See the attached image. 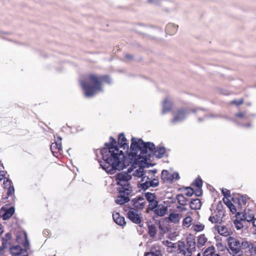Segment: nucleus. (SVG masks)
Here are the masks:
<instances>
[{
    "mask_svg": "<svg viewBox=\"0 0 256 256\" xmlns=\"http://www.w3.org/2000/svg\"><path fill=\"white\" fill-rule=\"evenodd\" d=\"M12 234L10 232L6 233L2 238V245L4 248H8L10 246V240Z\"/></svg>",
    "mask_w": 256,
    "mask_h": 256,
    "instance_id": "nucleus-19",
    "label": "nucleus"
},
{
    "mask_svg": "<svg viewBox=\"0 0 256 256\" xmlns=\"http://www.w3.org/2000/svg\"><path fill=\"white\" fill-rule=\"evenodd\" d=\"M248 199L246 196H240L237 198L240 206L245 205Z\"/></svg>",
    "mask_w": 256,
    "mask_h": 256,
    "instance_id": "nucleus-40",
    "label": "nucleus"
},
{
    "mask_svg": "<svg viewBox=\"0 0 256 256\" xmlns=\"http://www.w3.org/2000/svg\"><path fill=\"white\" fill-rule=\"evenodd\" d=\"M154 148V143L145 142L142 139L132 138L128 154V162L140 165L142 163L146 164Z\"/></svg>",
    "mask_w": 256,
    "mask_h": 256,
    "instance_id": "nucleus-2",
    "label": "nucleus"
},
{
    "mask_svg": "<svg viewBox=\"0 0 256 256\" xmlns=\"http://www.w3.org/2000/svg\"><path fill=\"white\" fill-rule=\"evenodd\" d=\"M228 245L229 249L238 248H241V242L236 239L229 237L228 238Z\"/></svg>",
    "mask_w": 256,
    "mask_h": 256,
    "instance_id": "nucleus-15",
    "label": "nucleus"
},
{
    "mask_svg": "<svg viewBox=\"0 0 256 256\" xmlns=\"http://www.w3.org/2000/svg\"><path fill=\"white\" fill-rule=\"evenodd\" d=\"M186 243L188 246V248H190L192 250L195 249L196 244L195 240L194 238H187Z\"/></svg>",
    "mask_w": 256,
    "mask_h": 256,
    "instance_id": "nucleus-38",
    "label": "nucleus"
},
{
    "mask_svg": "<svg viewBox=\"0 0 256 256\" xmlns=\"http://www.w3.org/2000/svg\"><path fill=\"white\" fill-rule=\"evenodd\" d=\"M162 114H165L166 113L170 112L172 106V100L166 97V98L162 102Z\"/></svg>",
    "mask_w": 256,
    "mask_h": 256,
    "instance_id": "nucleus-12",
    "label": "nucleus"
},
{
    "mask_svg": "<svg viewBox=\"0 0 256 256\" xmlns=\"http://www.w3.org/2000/svg\"><path fill=\"white\" fill-rule=\"evenodd\" d=\"M253 226L256 228V218L254 219L252 221Z\"/></svg>",
    "mask_w": 256,
    "mask_h": 256,
    "instance_id": "nucleus-62",
    "label": "nucleus"
},
{
    "mask_svg": "<svg viewBox=\"0 0 256 256\" xmlns=\"http://www.w3.org/2000/svg\"><path fill=\"white\" fill-rule=\"evenodd\" d=\"M177 208L179 209L180 212H184L186 210V208L182 207L181 206H178Z\"/></svg>",
    "mask_w": 256,
    "mask_h": 256,
    "instance_id": "nucleus-58",
    "label": "nucleus"
},
{
    "mask_svg": "<svg viewBox=\"0 0 256 256\" xmlns=\"http://www.w3.org/2000/svg\"><path fill=\"white\" fill-rule=\"evenodd\" d=\"M242 220H235L234 222L236 228L238 230L243 227V224L241 222Z\"/></svg>",
    "mask_w": 256,
    "mask_h": 256,
    "instance_id": "nucleus-45",
    "label": "nucleus"
},
{
    "mask_svg": "<svg viewBox=\"0 0 256 256\" xmlns=\"http://www.w3.org/2000/svg\"><path fill=\"white\" fill-rule=\"evenodd\" d=\"M186 248L185 243L182 241H178V250L179 251V253L182 250H185Z\"/></svg>",
    "mask_w": 256,
    "mask_h": 256,
    "instance_id": "nucleus-42",
    "label": "nucleus"
},
{
    "mask_svg": "<svg viewBox=\"0 0 256 256\" xmlns=\"http://www.w3.org/2000/svg\"><path fill=\"white\" fill-rule=\"evenodd\" d=\"M240 246L243 254L244 253L246 256H254L256 246L252 242L250 241L242 240Z\"/></svg>",
    "mask_w": 256,
    "mask_h": 256,
    "instance_id": "nucleus-8",
    "label": "nucleus"
},
{
    "mask_svg": "<svg viewBox=\"0 0 256 256\" xmlns=\"http://www.w3.org/2000/svg\"><path fill=\"white\" fill-rule=\"evenodd\" d=\"M148 234L150 236L154 238L156 232V228L154 224H148Z\"/></svg>",
    "mask_w": 256,
    "mask_h": 256,
    "instance_id": "nucleus-35",
    "label": "nucleus"
},
{
    "mask_svg": "<svg viewBox=\"0 0 256 256\" xmlns=\"http://www.w3.org/2000/svg\"><path fill=\"white\" fill-rule=\"evenodd\" d=\"M10 181L8 179H7L6 180H4V184L5 186H8V185H10Z\"/></svg>",
    "mask_w": 256,
    "mask_h": 256,
    "instance_id": "nucleus-57",
    "label": "nucleus"
},
{
    "mask_svg": "<svg viewBox=\"0 0 256 256\" xmlns=\"http://www.w3.org/2000/svg\"><path fill=\"white\" fill-rule=\"evenodd\" d=\"M132 205L136 209L142 210L144 208L146 202L144 198L141 196H137L132 200Z\"/></svg>",
    "mask_w": 256,
    "mask_h": 256,
    "instance_id": "nucleus-10",
    "label": "nucleus"
},
{
    "mask_svg": "<svg viewBox=\"0 0 256 256\" xmlns=\"http://www.w3.org/2000/svg\"><path fill=\"white\" fill-rule=\"evenodd\" d=\"M178 28V25L173 23H169L166 27V34L170 35H173L177 32Z\"/></svg>",
    "mask_w": 256,
    "mask_h": 256,
    "instance_id": "nucleus-18",
    "label": "nucleus"
},
{
    "mask_svg": "<svg viewBox=\"0 0 256 256\" xmlns=\"http://www.w3.org/2000/svg\"><path fill=\"white\" fill-rule=\"evenodd\" d=\"M112 218L114 222L118 225L123 226L126 224L124 217L121 216L118 212L114 213Z\"/></svg>",
    "mask_w": 256,
    "mask_h": 256,
    "instance_id": "nucleus-17",
    "label": "nucleus"
},
{
    "mask_svg": "<svg viewBox=\"0 0 256 256\" xmlns=\"http://www.w3.org/2000/svg\"><path fill=\"white\" fill-rule=\"evenodd\" d=\"M128 218L134 223L138 224L140 227L142 222V216L141 213L138 214V210L131 208L128 214Z\"/></svg>",
    "mask_w": 256,
    "mask_h": 256,
    "instance_id": "nucleus-9",
    "label": "nucleus"
},
{
    "mask_svg": "<svg viewBox=\"0 0 256 256\" xmlns=\"http://www.w3.org/2000/svg\"><path fill=\"white\" fill-rule=\"evenodd\" d=\"M186 195L188 196H192L194 194V190L190 187H187L186 188Z\"/></svg>",
    "mask_w": 256,
    "mask_h": 256,
    "instance_id": "nucleus-48",
    "label": "nucleus"
},
{
    "mask_svg": "<svg viewBox=\"0 0 256 256\" xmlns=\"http://www.w3.org/2000/svg\"><path fill=\"white\" fill-rule=\"evenodd\" d=\"M144 256H162L161 251L160 248H153L150 252L146 254Z\"/></svg>",
    "mask_w": 256,
    "mask_h": 256,
    "instance_id": "nucleus-25",
    "label": "nucleus"
},
{
    "mask_svg": "<svg viewBox=\"0 0 256 256\" xmlns=\"http://www.w3.org/2000/svg\"><path fill=\"white\" fill-rule=\"evenodd\" d=\"M243 126L246 127V128L250 127V124H246V125H244Z\"/></svg>",
    "mask_w": 256,
    "mask_h": 256,
    "instance_id": "nucleus-64",
    "label": "nucleus"
},
{
    "mask_svg": "<svg viewBox=\"0 0 256 256\" xmlns=\"http://www.w3.org/2000/svg\"><path fill=\"white\" fill-rule=\"evenodd\" d=\"M222 193L226 198H228L230 197V191L227 189H222Z\"/></svg>",
    "mask_w": 256,
    "mask_h": 256,
    "instance_id": "nucleus-51",
    "label": "nucleus"
},
{
    "mask_svg": "<svg viewBox=\"0 0 256 256\" xmlns=\"http://www.w3.org/2000/svg\"><path fill=\"white\" fill-rule=\"evenodd\" d=\"M115 177L117 184L119 186L118 190L120 194L116 200V202L122 205L130 201L128 196L132 190L129 181L132 179V176L126 172H120Z\"/></svg>",
    "mask_w": 256,
    "mask_h": 256,
    "instance_id": "nucleus-4",
    "label": "nucleus"
},
{
    "mask_svg": "<svg viewBox=\"0 0 256 256\" xmlns=\"http://www.w3.org/2000/svg\"><path fill=\"white\" fill-rule=\"evenodd\" d=\"M118 148H122L123 150H126V154L128 156L130 150H128V145L126 143V139L123 133H121L118 135Z\"/></svg>",
    "mask_w": 256,
    "mask_h": 256,
    "instance_id": "nucleus-11",
    "label": "nucleus"
},
{
    "mask_svg": "<svg viewBox=\"0 0 256 256\" xmlns=\"http://www.w3.org/2000/svg\"><path fill=\"white\" fill-rule=\"evenodd\" d=\"M126 58L128 59V60H131L132 59L133 57L132 55H130L129 54H126Z\"/></svg>",
    "mask_w": 256,
    "mask_h": 256,
    "instance_id": "nucleus-59",
    "label": "nucleus"
},
{
    "mask_svg": "<svg viewBox=\"0 0 256 256\" xmlns=\"http://www.w3.org/2000/svg\"><path fill=\"white\" fill-rule=\"evenodd\" d=\"M149 172L150 173H152V174H155L157 172V170H149Z\"/></svg>",
    "mask_w": 256,
    "mask_h": 256,
    "instance_id": "nucleus-61",
    "label": "nucleus"
},
{
    "mask_svg": "<svg viewBox=\"0 0 256 256\" xmlns=\"http://www.w3.org/2000/svg\"><path fill=\"white\" fill-rule=\"evenodd\" d=\"M244 100L242 98L238 100H234L230 102V104H234L238 106L244 103Z\"/></svg>",
    "mask_w": 256,
    "mask_h": 256,
    "instance_id": "nucleus-50",
    "label": "nucleus"
},
{
    "mask_svg": "<svg viewBox=\"0 0 256 256\" xmlns=\"http://www.w3.org/2000/svg\"><path fill=\"white\" fill-rule=\"evenodd\" d=\"M194 186L198 188H201L202 186V181L201 178H197L196 179Z\"/></svg>",
    "mask_w": 256,
    "mask_h": 256,
    "instance_id": "nucleus-46",
    "label": "nucleus"
},
{
    "mask_svg": "<svg viewBox=\"0 0 256 256\" xmlns=\"http://www.w3.org/2000/svg\"><path fill=\"white\" fill-rule=\"evenodd\" d=\"M3 232L1 224H0V234Z\"/></svg>",
    "mask_w": 256,
    "mask_h": 256,
    "instance_id": "nucleus-63",
    "label": "nucleus"
},
{
    "mask_svg": "<svg viewBox=\"0 0 256 256\" xmlns=\"http://www.w3.org/2000/svg\"><path fill=\"white\" fill-rule=\"evenodd\" d=\"M172 176L166 170H163L161 174V178L164 182H172Z\"/></svg>",
    "mask_w": 256,
    "mask_h": 256,
    "instance_id": "nucleus-22",
    "label": "nucleus"
},
{
    "mask_svg": "<svg viewBox=\"0 0 256 256\" xmlns=\"http://www.w3.org/2000/svg\"><path fill=\"white\" fill-rule=\"evenodd\" d=\"M176 199L178 203L181 206L186 205L188 202V199L184 196L182 194H178L176 196Z\"/></svg>",
    "mask_w": 256,
    "mask_h": 256,
    "instance_id": "nucleus-32",
    "label": "nucleus"
},
{
    "mask_svg": "<svg viewBox=\"0 0 256 256\" xmlns=\"http://www.w3.org/2000/svg\"><path fill=\"white\" fill-rule=\"evenodd\" d=\"M149 3H152L156 5H158L160 3V0H148Z\"/></svg>",
    "mask_w": 256,
    "mask_h": 256,
    "instance_id": "nucleus-55",
    "label": "nucleus"
},
{
    "mask_svg": "<svg viewBox=\"0 0 256 256\" xmlns=\"http://www.w3.org/2000/svg\"><path fill=\"white\" fill-rule=\"evenodd\" d=\"M130 164L132 166L134 164L132 163ZM143 164L144 163H142V165L140 164H135L136 165H139L140 167L138 169L136 170L133 173V175L134 176L142 178L141 182H144L145 178H146V176H145V172L144 170V168H142L144 166Z\"/></svg>",
    "mask_w": 256,
    "mask_h": 256,
    "instance_id": "nucleus-13",
    "label": "nucleus"
},
{
    "mask_svg": "<svg viewBox=\"0 0 256 256\" xmlns=\"http://www.w3.org/2000/svg\"><path fill=\"white\" fill-rule=\"evenodd\" d=\"M202 206V203L200 199H192L190 202V206L192 210H199Z\"/></svg>",
    "mask_w": 256,
    "mask_h": 256,
    "instance_id": "nucleus-21",
    "label": "nucleus"
},
{
    "mask_svg": "<svg viewBox=\"0 0 256 256\" xmlns=\"http://www.w3.org/2000/svg\"><path fill=\"white\" fill-rule=\"evenodd\" d=\"M192 112L198 116V122H202L204 119L207 118H216L218 117V115L209 114L206 110L200 108L192 110Z\"/></svg>",
    "mask_w": 256,
    "mask_h": 256,
    "instance_id": "nucleus-7",
    "label": "nucleus"
},
{
    "mask_svg": "<svg viewBox=\"0 0 256 256\" xmlns=\"http://www.w3.org/2000/svg\"><path fill=\"white\" fill-rule=\"evenodd\" d=\"M216 227L218 231V234L222 236H228L230 234L228 228L224 226H217Z\"/></svg>",
    "mask_w": 256,
    "mask_h": 256,
    "instance_id": "nucleus-23",
    "label": "nucleus"
},
{
    "mask_svg": "<svg viewBox=\"0 0 256 256\" xmlns=\"http://www.w3.org/2000/svg\"><path fill=\"white\" fill-rule=\"evenodd\" d=\"M148 28V26L140 24L135 26L134 30L138 33L143 34L146 32V30Z\"/></svg>",
    "mask_w": 256,
    "mask_h": 256,
    "instance_id": "nucleus-30",
    "label": "nucleus"
},
{
    "mask_svg": "<svg viewBox=\"0 0 256 256\" xmlns=\"http://www.w3.org/2000/svg\"><path fill=\"white\" fill-rule=\"evenodd\" d=\"M194 230L196 232H200L202 231L204 228V226L203 224H196L193 226Z\"/></svg>",
    "mask_w": 256,
    "mask_h": 256,
    "instance_id": "nucleus-43",
    "label": "nucleus"
},
{
    "mask_svg": "<svg viewBox=\"0 0 256 256\" xmlns=\"http://www.w3.org/2000/svg\"><path fill=\"white\" fill-rule=\"evenodd\" d=\"M215 252V248L211 246L207 248L203 254V256H212Z\"/></svg>",
    "mask_w": 256,
    "mask_h": 256,
    "instance_id": "nucleus-39",
    "label": "nucleus"
},
{
    "mask_svg": "<svg viewBox=\"0 0 256 256\" xmlns=\"http://www.w3.org/2000/svg\"><path fill=\"white\" fill-rule=\"evenodd\" d=\"M172 180H174V179H176V180H179L180 179V176H179V174L178 172H174L172 174Z\"/></svg>",
    "mask_w": 256,
    "mask_h": 256,
    "instance_id": "nucleus-54",
    "label": "nucleus"
},
{
    "mask_svg": "<svg viewBox=\"0 0 256 256\" xmlns=\"http://www.w3.org/2000/svg\"><path fill=\"white\" fill-rule=\"evenodd\" d=\"M224 203L226 205V206L229 208L230 211L232 214H235L236 212V206L233 204L231 202V201L228 199L224 198L223 199Z\"/></svg>",
    "mask_w": 256,
    "mask_h": 256,
    "instance_id": "nucleus-28",
    "label": "nucleus"
},
{
    "mask_svg": "<svg viewBox=\"0 0 256 256\" xmlns=\"http://www.w3.org/2000/svg\"><path fill=\"white\" fill-rule=\"evenodd\" d=\"M14 186H10L8 188L7 191V196H10L14 194Z\"/></svg>",
    "mask_w": 256,
    "mask_h": 256,
    "instance_id": "nucleus-49",
    "label": "nucleus"
},
{
    "mask_svg": "<svg viewBox=\"0 0 256 256\" xmlns=\"http://www.w3.org/2000/svg\"><path fill=\"white\" fill-rule=\"evenodd\" d=\"M50 150L54 156H55L54 153L56 152V150H58V152L62 150V142H57L52 143L50 146Z\"/></svg>",
    "mask_w": 256,
    "mask_h": 256,
    "instance_id": "nucleus-24",
    "label": "nucleus"
},
{
    "mask_svg": "<svg viewBox=\"0 0 256 256\" xmlns=\"http://www.w3.org/2000/svg\"><path fill=\"white\" fill-rule=\"evenodd\" d=\"M158 204H159L157 200L148 202V207L146 210V214H148L150 211L154 212Z\"/></svg>",
    "mask_w": 256,
    "mask_h": 256,
    "instance_id": "nucleus-26",
    "label": "nucleus"
},
{
    "mask_svg": "<svg viewBox=\"0 0 256 256\" xmlns=\"http://www.w3.org/2000/svg\"><path fill=\"white\" fill-rule=\"evenodd\" d=\"M142 183L140 184V188L143 190H148L149 188L152 187L150 178L148 176H146V178L144 182H142Z\"/></svg>",
    "mask_w": 256,
    "mask_h": 256,
    "instance_id": "nucleus-29",
    "label": "nucleus"
},
{
    "mask_svg": "<svg viewBox=\"0 0 256 256\" xmlns=\"http://www.w3.org/2000/svg\"><path fill=\"white\" fill-rule=\"evenodd\" d=\"M152 187L155 188L158 186L159 181L158 178H154L152 180H150Z\"/></svg>",
    "mask_w": 256,
    "mask_h": 256,
    "instance_id": "nucleus-47",
    "label": "nucleus"
},
{
    "mask_svg": "<svg viewBox=\"0 0 256 256\" xmlns=\"http://www.w3.org/2000/svg\"><path fill=\"white\" fill-rule=\"evenodd\" d=\"M236 116L244 120L246 119V116L242 112H238V114H236Z\"/></svg>",
    "mask_w": 256,
    "mask_h": 256,
    "instance_id": "nucleus-53",
    "label": "nucleus"
},
{
    "mask_svg": "<svg viewBox=\"0 0 256 256\" xmlns=\"http://www.w3.org/2000/svg\"><path fill=\"white\" fill-rule=\"evenodd\" d=\"M146 199L148 202H152L156 200V196L150 192H146L144 194Z\"/></svg>",
    "mask_w": 256,
    "mask_h": 256,
    "instance_id": "nucleus-33",
    "label": "nucleus"
},
{
    "mask_svg": "<svg viewBox=\"0 0 256 256\" xmlns=\"http://www.w3.org/2000/svg\"><path fill=\"white\" fill-rule=\"evenodd\" d=\"M180 253L181 254L184 256H191L192 254V250L187 248L185 250H182Z\"/></svg>",
    "mask_w": 256,
    "mask_h": 256,
    "instance_id": "nucleus-44",
    "label": "nucleus"
},
{
    "mask_svg": "<svg viewBox=\"0 0 256 256\" xmlns=\"http://www.w3.org/2000/svg\"><path fill=\"white\" fill-rule=\"evenodd\" d=\"M192 218L190 216H187L182 221V225L184 226H186V228H188L192 224Z\"/></svg>",
    "mask_w": 256,
    "mask_h": 256,
    "instance_id": "nucleus-41",
    "label": "nucleus"
},
{
    "mask_svg": "<svg viewBox=\"0 0 256 256\" xmlns=\"http://www.w3.org/2000/svg\"><path fill=\"white\" fill-rule=\"evenodd\" d=\"M22 236L24 238V242L20 241L19 236H18L17 240L20 244H22L24 249L18 245L12 246L10 248V252L12 256H28V250L30 248V244L26 232H24L22 234Z\"/></svg>",
    "mask_w": 256,
    "mask_h": 256,
    "instance_id": "nucleus-5",
    "label": "nucleus"
},
{
    "mask_svg": "<svg viewBox=\"0 0 256 256\" xmlns=\"http://www.w3.org/2000/svg\"><path fill=\"white\" fill-rule=\"evenodd\" d=\"M194 193L195 195L197 196H201L202 194V188H198V189L195 190Z\"/></svg>",
    "mask_w": 256,
    "mask_h": 256,
    "instance_id": "nucleus-52",
    "label": "nucleus"
},
{
    "mask_svg": "<svg viewBox=\"0 0 256 256\" xmlns=\"http://www.w3.org/2000/svg\"><path fill=\"white\" fill-rule=\"evenodd\" d=\"M15 211L14 208L10 206V208L6 209L4 214L2 215V218L4 220H7L10 218L14 214Z\"/></svg>",
    "mask_w": 256,
    "mask_h": 256,
    "instance_id": "nucleus-20",
    "label": "nucleus"
},
{
    "mask_svg": "<svg viewBox=\"0 0 256 256\" xmlns=\"http://www.w3.org/2000/svg\"><path fill=\"white\" fill-rule=\"evenodd\" d=\"M180 214L170 213L168 216V220L172 222H173L174 224H178L180 222Z\"/></svg>",
    "mask_w": 256,
    "mask_h": 256,
    "instance_id": "nucleus-27",
    "label": "nucleus"
},
{
    "mask_svg": "<svg viewBox=\"0 0 256 256\" xmlns=\"http://www.w3.org/2000/svg\"><path fill=\"white\" fill-rule=\"evenodd\" d=\"M166 152V148L164 146L155 147L152 154L157 158L163 157Z\"/></svg>",
    "mask_w": 256,
    "mask_h": 256,
    "instance_id": "nucleus-16",
    "label": "nucleus"
},
{
    "mask_svg": "<svg viewBox=\"0 0 256 256\" xmlns=\"http://www.w3.org/2000/svg\"><path fill=\"white\" fill-rule=\"evenodd\" d=\"M5 174L4 172L2 170H0V181L3 180L4 178Z\"/></svg>",
    "mask_w": 256,
    "mask_h": 256,
    "instance_id": "nucleus-56",
    "label": "nucleus"
},
{
    "mask_svg": "<svg viewBox=\"0 0 256 256\" xmlns=\"http://www.w3.org/2000/svg\"><path fill=\"white\" fill-rule=\"evenodd\" d=\"M168 212V207L163 204H159L154 213L157 216H163L166 214Z\"/></svg>",
    "mask_w": 256,
    "mask_h": 256,
    "instance_id": "nucleus-14",
    "label": "nucleus"
},
{
    "mask_svg": "<svg viewBox=\"0 0 256 256\" xmlns=\"http://www.w3.org/2000/svg\"><path fill=\"white\" fill-rule=\"evenodd\" d=\"M242 248L228 249L230 254L232 256H243Z\"/></svg>",
    "mask_w": 256,
    "mask_h": 256,
    "instance_id": "nucleus-31",
    "label": "nucleus"
},
{
    "mask_svg": "<svg viewBox=\"0 0 256 256\" xmlns=\"http://www.w3.org/2000/svg\"><path fill=\"white\" fill-rule=\"evenodd\" d=\"M207 238H206L204 234H201L198 238L197 244L198 247H202L204 245Z\"/></svg>",
    "mask_w": 256,
    "mask_h": 256,
    "instance_id": "nucleus-34",
    "label": "nucleus"
},
{
    "mask_svg": "<svg viewBox=\"0 0 256 256\" xmlns=\"http://www.w3.org/2000/svg\"><path fill=\"white\" fill-rule=\"evenodd\" d=\"M102 82L110 84L112 80L106 75L97 76L94 74H90L84 80H80V84L84 91V96L88 98H91L98 92L102 91Z\"/></svg>",
    "mask_w": 256,
    "mask_h": 256,
    "instance_id": "nucleus-3",
    "label": "nucleus"
},
{
    "mask_svg": "<svg viewBox=\"0 0 256 256\" xmlns=\"http://www.w3.org/2000/svg\"><path fill=\"white\" fill-rule=\"evenodd\" d=\"M208 220L212 224L220 223L222 218L218 214L210 216Z\"/></svg>",
    "mask_w": 256,
    "mask_h": 256,
    "instance_id": "nucleus-36",
    "label": "nucleus"
},
{
    "mask_svg": "<svg viewBox=\"0 0 256 256\" xmlns=\"http://www.w3.org/2000/svg\"><path fill=\"white\" fill-rule=\"evenodd\" d=\"M116 142L112 136L110 142L104 144L105 147L100 150L104 162L99 161L100 167L108 174H113L128 166L122 150H120Z\"/></svg>",
    "mask_w": 256,
    "mask_h": 256,
    "instance_id": "nucleus-1",
    "label": "nucleus"
},
{
    "mask_svg": "<svg viewBox=\"0 0 256 256\" xmlns=\"http://www.w3.org/2000/svg\"><path fill=\"white\" fill-rule=\"evenodd\" d=\"M190 113L188 109L180 108L174 115V118L171 120L170 123L176 124L183 121Z\"/></svg>",
    "mask_w": 256,
    "mask_h": 256,
    "instance_id": "nucleus-6",
    "label": "nucleus"
},
{
    "mask_svg": "<svg viewBox=\"0 0 256 256\" xmlns=\"http://www.w3.org/2000/svg\"><path fill=\"white\" fill-rule=\"evenodd\" d=\"M6 248H4L3 246H0V254H2L4 252V249Z\"/></svg>",
    "mask_w": 256,
    "mask_h": 256,
    "instance_id": "nucleus-60",
    "label": "nucleus"
},
{
    "mask_svg": "<svg viewBox=\"0 0 256 256\" xmlns=\"http://www.w3.org/2000/svg\"><path fill=\"white\" fill-rule=\"evenodd\" d=\"M237 218H240V220H246L248 222L253 221L254 220L253 215L247 214L246 213L245 214H243L241 217H238V216H237Z\"/></svg>",
    "mask_w": 256,
    "mask_h": 256,
    "instance_id": "nucleus-37",
    "label": "nucleus"
}]
</instances>
